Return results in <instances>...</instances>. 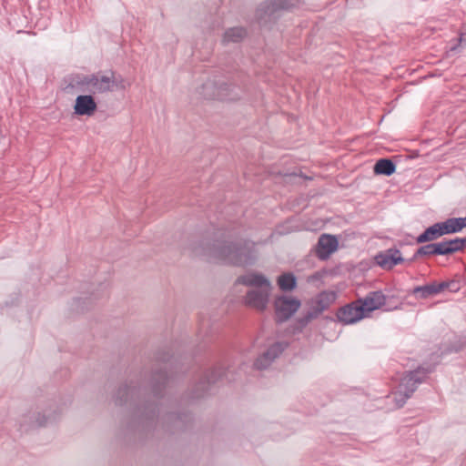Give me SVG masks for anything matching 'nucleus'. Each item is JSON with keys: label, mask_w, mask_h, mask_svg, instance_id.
<instances>
[{"label": "nucleus", "mask_w": 466, "mask_h": 466, "mask_svg": "<svg viewBox=\"0 0 466 466\" xmlns=\"http://www.w3.org/2000/svg\"><path fill=\"white\" fill-rule=\"evenodd\" d=\"M169 381V377L166 370L161 367L155 368L148 381L134 383L121 386L115 397V403L118 406L127 404L134 405L136 414L141 421L154 420L159 414L158 406L155 402L147 400L150 392L157 400L162 397V393Z\"/></svg>", "instance_id": "obj_1"}, {"label": "nucleus", "mask_w": 466, "mask_h": 466, "mask_svg": "<svg viewBox=\"0 0 466 466\" xmlns=\"http://www.w3.org/2000/svg\"><path fill=\"white\" fill-rule=\"evenodd\" d=\"M194 252L236 267L251 266L257 260L256 243L242 238L236 241L217 240L212 244L201 242L194 248Z\"/></svg>", "instance_id": "obj_2"}, {"label": "nucleus", "mask_w": 466, "mask_h": 466, "mask_svg": "<svg viewBox=\"0 0 466 466\" xmlns=\"http://www.w3.org/2000/svg\"><path fill=\"white\" fill-rule=\"evenodd\" d=\"M432 370L433 368L431 367H419L404 374L393 393L397 407L401 408L406 403V400L417 390L418 385L422 383Z\"/></svg>", "instance_id": "obj_3"}, {"label": "nucleus", "mask_w": 466, "mask_h": 466, "mask_svg": "<svg viewBox=\"0 0 466 466\" xmlns=\"http://www.w3.org/2000/svg\"><path fill=\"white\" fill-rule=\"evenodd\" d=\"M299 0H266L256 11V19L260 26L268 27L279 18L280 13L297 7Z\"/></svg>", "instance_id": "obj_4"}, {"label": "nucleus", "mask_w": 466, "mask_h": 466, "mask_svg": "<svg viewBox=\"0 0 466 466\" xmlns=\"http://www.w3.org/2000/svg\"><path fill=\"white\" fill-rule=\"evenodd\" d=\"M202 95L207 99L237 101L240 98V88L228 82L207 81L202 85Z\"/></svg>", "instance_id": "obj_5"}, {"label": "nucleus", "mask_w": 466, "mask_h": 466, "mask_svg": "<svg viewBox=\"0 0 466 466\" xmlns=\"http://www.w3.org/2000/svg\"><path fill=\"white\" fill-rule=\"evenodd\" d=\"M300 300L296 298L279 296L274 302L276 320L282 323L287 321L299 309Z\"/></svg>", "instance_id": "obj_6"}, {"label": "nucleus", "mask_w": 466, "mask_h": 466, "mask_svg": "<svg viewBox=\"0 0 466 466\" xmlns=\"http://www.w3.org/2000/svg\"><path fill=\"white\" fill-rule=\"evenodd\" d=\"M360 301L355 300L338 309L336 318L339 322L349 325L353 324L366 317Z\"/></svg>", "instance_id": "obj_7"}, {"label": "nucleus", "mask_w": 466, "mask_h": 466, "mask_svg": "<svg viewBox=\"0 0 466 466\" xmlns=\"http://www.w3.org/2000/svg\"><path fill=\"white\" fill-rule=\"evenodd\" d=\"M224 374V370L221 367L214 368L208 371L203 378L195 385L191 396V399H199L206 395L208 391L209 387L216 383Z\"/></svg>", "instance_id": "obj_8"}, {"label": "nucleus", "mask_w": 466, "mask_h": 466, "mask_svg": "<svg viewBox=\"0 0 466 466\" xmlns=\"http://www.w3.org/2000/svg\"><path fill=\"white\" fill-rule=\"evenodd\" d=\"M271 288L252 289L245 296V304L258 311H264L269 300Z\"/></svg>", "instance_id": "obj_9"}, {"label": "nucleus", "mask_w": 466, "mask_h": 466, "mask_svg": "<svg viewBox=\"0 0 466 466\" xmlns=\"http://www.w3.org/2000/svg\"><path fill=\"white\" fill-rule=\"evenodd\" d=\"M289 343L278 341L272 344L265 352L258 357L254 365L258 370L267 369L287 348Z\"/></svg>", "instance_id": "obj_10"}, {"label": "nucleus", "mask_w": 466, "mask_h": 466, "mask_svg": "<svg viewBox=\"0 0 466 466\" xmlns=\"http://www.w3.org/2000/svg\"><path fill=\"white\" fill-rule=\"evenodd\" d=\"M338 245L339 242L335 236L322 234L316 246L317 257L321 260L328 259L329 256L337 250Z\"/></svg>", "instance_id": "obj_11"}, {"label": "nucleus", "mask_w": 466, "mask_h": 466, "mask_svg": "<svg viewBox=\"0 0 466 466\" xmlns=\"http://www.w3.org/2000/svg\"><path fill=\"white\" fill-rule=\"evenodd\" d=\"M113 80L108 76L102 75L100 72L89 75V94H104L112 92Z\"/></svg>", "instance_id": "obj_12"}, {"label": "nucleus", "mask_w": 466, "mask_h": 466, "mask_svg": "<svg viewBox=\"0 0 466 466\" xmlns=\"http://www.w3.org/2000/svg\"><path fill=\"white\" fill-rule=\"evenodd\" d=\"M336 294L332 291H322L311 301L309 310L318 318L335 301Z\"/></svg>", "instance_id": "obj_13"}, {"label": "nucleus", "mask_w": 466, "mask_h": 466, "mask_svg": "<svg viewBox=\"0 0 466 466\" xmlns=\"http://www.w3.org/2000/svg\"><path fill=\"white\" fill-rule=\"evenodd\" d=\"M97 109L96 102L90 94L79 95L74 105L75 114L78 116H92Z\"/></svg>", "instance_id": "obj_14"}, {"label": "nucleus", "mask_w": 466, "mask_h": 466, "mask_svg": "<svg viewBox=\"0 0 466 466\" xmlns=\"http://www.w3.org/2000/svg\"><path fill=\"white\" fill-rule=\"evenodd\" d=\"M67 85L65 89L68 93L81 92L83 95L89 94V75L73 74L66 79Z\"/></svg>", "instance_id": "obj_15"}, {"label": "nucleus", "mask_w": 466, "mask_h": 466, "mask_svg": "<svg viewBox=\"0 0 466 466\" xmlns=\"http://www.w3.org/2000/svg\"><path fill=\"white\" fill-rule=\"evenodd\" d=\"M375 260L379 266L385 269H391L397 264L404 261L400 251L397 248H389L384 252L378 254Z\"/></svg>", "instance_id": "obj_16"}, {"label": "nucleus", "mask_w": 466, "mask_h": 466, "mask_svg": "<svg viewBox=\"0 0 466 466\" xmlns=\"http://www.w3.org/2000/svg\"><path fill=\"white\" fill-rule=\"evenodd\" d=\"M236 283L254 289L272 287L270 281L263 274L257 272H249L248 274L239 276L237 279Z\"/></svg>", "instance_id": "obj_17"}, {"label": "nucleus", "mask_w": 466, "mask_h": 466, "mask_svg": "<svg viewBox=\"0 0 466 466\" xmlns=\"http://www.w3.org/2000/svg\"><path fill=\"white\" fill-rule=\"evenodd\" d=\"M360 306L363 308V311L366 315L375 309L381 308L386 303V296L382 291H372L370 292L364 299H359Z\"/></svg>", "instance_id": "obj_18"}, {"label": "nucleus", "mask_w": 466, "mask_h": 466, "mask_svg": "<svg viewBox=\"0 0 466 466\" xmlns=\"http://www.w3.org/2000/svg\"><path fill=\"white\" fill-rule=\"evenodd\" d=\"M247 30L241 26L228 28L224 33L223 43H238L247 36Z\"/></svg>", "instance_id": "obj_19"}, {"label": "nucleus", "mask_w": 466, "mask_h": 466, "mask_svg": "<svg viewBox=\"0 0 466 466\" xmlns=\"http://www.w3.org/2000/svg\"><path fill=\"white\" fill-rule=\"evenodd\" d=\"M396 170V165L390 158L379 159L373 167V171L376 175L390 176Z\"/></svg>", "instance_id": "obj_20"}, {"label": "nucleus", "mask_w": 466, "mask_h": 466, "mask_svg": "<svg viewBox=\"0 0 466 466\" xmlns=\"http://www.w3.org/2000/svg\"><path fill=\"white\" fill-rule=\"evenodd\" d=\"M277 282L282 291H291L297 286L296 277L290 272L281 274Z\"/></svg>", "instance_id": "obj_21"}, {"label": "nucleus", "mask_w": 466, "mask_h": 466, "mask_svg": "<svg viewBox=\"0 0 466 466\" xmlns=\"http://www.w3.org/2000/svg\"><path fill=\"white\" fill-rule=\"evenodd\" d=\"M410 293L412 295H419V298L423 299L437 295L434 281L424 286H417Z\"/></svg>", "instance_id": "obj_22"}, {"label": "nucleus", "mask_w": 466, "mask_h": 466, "mask_svg": "<svg viewBox=\"0 0 466 466\" xmlns=\"http://www.w3.org/2000/svg\"><path fill=\"white\" fill-rule=\"evenodd\" d=\"M439 232L435 227V224L427 228L421 234L416 238L418 244L428 243L440 238Z\"/></svg>", "instance_id": "obj_23"}, {"label": "nucleus", "mask_w": 466, "mask_h": 466, "mask_svg": "<svg viewBox=\"0 0 466 466\" xmlns=\"http://www.w3.org/2000/svg\"><path fill=\"white\" fill-rule=\"evenodd\" d=\"M430 256H438L436 251V244L429 243L424 246L420 247L414 253L412 258L410 261H413L420 257H430Z\"/></svg>", "instance_id": "obj_24"}, {"label": "nucleus", "mask_w": 466, "mask_h": 466, "mask_svg": "<svg viewBox=\"0 0 466 466\" xmlns=\"http://www.w3.org/2000/svg\"><path fill=\"white\" fill-rule=\"evenodd\" d=\"M168 420H174V423L176 424V427L178 429H182L184 426V423L188 422L191 420V416L189 414H181V415H174L169 414Z\"/></svg>", "instance_id": "obj_25"}, {"label": "nucleus", "mask_w": 466, "mask_h": 466, "mask_svg": "<svg viewBox=\"0 0 466 466\" xmlns=\"http://www.w3.org/2000/svg\"><path fill=\"white\" fill-rule=\"evenodd\" d=\"M108 78L110 80L111 79L113 80L112 91H114L115 87L117 89H125L126 88L125 80L121 76H116L115 72L110 71L109 75H108Z\"/></svg>", "instance_id": "obj_26"}, {"label": "nucleus", "mask_w": 466, "mask_h": 466, "mask_svg": "<svg viewBox=\"0 0 466 466\" xmlns=\"http://www.w3.org/2000/svg\"><path fill=\"white\" fill-rule=\"evenodd\" d=\"M317 319L313 313L309 309L306 314L297 319L300 329L305 328L311 320Z\"/></svg>", "instance_id": "obj_27"}, {"label": "nucleus", "mask_w": 466, "mask_h": 466, "mask_svg": "<svg viewBox=\"0 0 466 466\" xmlns=\"http://www.w3.org/2000/svg\"><path fill=\"white\" fill-rule=\"evenodd\" d=\"M317 319L313 313L309 309L306 314L297 319L300 329L305 328L311 320Z\"/></svg>", "instance_id": "obj_28"}, {"label": "nucleus", "mask_w": 466, "mask_h": 466, "mask_svg": "<svg viewBox=\"0 0 466 466\" xmlns=\"http://www.w3.org/2000/svg\"><path fill=\"white\" fill-rule=\"evenodd\" d=\"M436 244V251L438 256H449L450 250H449V244L448 240H443L441 242H437Z\"/></svg>", "instance_id": "obj_29"}, {"label": "nucleus", "mask_w": 466, "mask_h": 466, "mask_svg": "<svg viewBox=\"0 0 466 466\" xmlns=\"http://www.w3.org/2000/svg\"><path fill=\"white\" fill-rule=\"evenodd\" d=\"M435 227L439 232L440 237H442V236L448 235V234H451L448 219H446L445 221H442V222L435 223Z\"/></svg>", "instance_id": "obj_30"}, {"label": "nucleus", "mask_w": 466, "mask_h": 466, "mask_svg": "<svg viewBox=\"0 0 466 466\" xmlns=\"http://www.w3.org/2000/svg\"><path fill=\"white\" fill-rule=\"evenodd\" d=\"M448 221L450 224V229H451V234L457 233V232H460L462 230L458 218H448Z\"/></svg>", "instance_id": "obj_31"}, {"label": "nucleus", "mask_w": 466, "mask_h": 466, "mask_svg": "<svg viewBox=\"0 0 466 466\" xmlns=\"http://www.w3.org/2000/svg\"><path fill=\"white\" fill-rule=\"evenodd\" d=\"M450 254L452 255L456 252L462 251L460 248L459 241L456 238L448 240Z\"/></svg>", "instance_id": "obj_32"}, {"label": "nucleus", "mask_w": 466, "mask_h": 466, "mask_svg": "<svg viewBox=\"0 0 466 466\" xmlns=\"http://www.w3.org/2000/svg\"><path fill=\"white\" fill-rule=\"evenodd\" d=\"M435 289L437 294L444 291L445 289H449L452 284H454L453 281H442V282H436L434 281Z\"/></svg>", "instance_id": "obj_33"}, {"label": "nucleus", "mask_w": 466, "mask_h": 466, "mask_svg": "<svg viewBox=\"0 0 466 466\" xmlns=\"http://www.w3.org/2000/svg\"><path fill=\"white\" fill-rule=\"evenodd\" d=\"M170 357L171 356L169 355V353H167V352H159V353H157V364L158 365L166 364L167 361H169Z\"/></svg>", "instance_id": "obj_34"}, {"label": "nucleus", "mask_w": 466, "mask_h": 466, "mask_svg": "<svg viewBox=\"0 0 466 466\" xmlns=\"http://www.w3.org/2000/svg\"><path fill=\"white\" fill-rule=\"evenodd\" d=\"M48 418L45 414L38 413L35 418V423L39 427L46 426L47 424Z\"/></svg>", "instance_id": "obj_35"}, {"label": "nucleus", "mask_w": 466, "mask_h": 466, "mask_svg": "<svg viewBox=\"0 0 466 466\" xmlns=\"http://www.w3.org/2000/svg\"><path fill=\"white\" fill-rule=\"evenodd\" d=\"M457 239L459 241L460 248H461V250L465 249L466 248V237L465 238H457Z\"/></svg>", "instance_id": "obj_36"}, {"label": "nucleus", "mask_w": 466, "mask_h": 466, "mask_svg": "<svg viewBox=\"0 0 466 466\" xmlns=\"http://www.w3.org/2000/svg\"><path fill=\"white\" fill-rule=\"evenodd\" d=\"M459 218L461 228H465L466 227V216L464 218Z\"/></svg>", "instance_id": "obj_37"}, {"label": "nucleus", "mask_w": 466, "mask_h": 466, "mask_svg": "<svg viewBox=\"0 0 466 466\" xmlns=\"http://www.w3.org/2000/svg\"><path fill=\"white\" fill-rule=\"evenodd\" d=\"M459 41H460V42H461V41H462V34H461L460 38H459Z\"/></svg>", "instance_id": "obj_38"}]
</instances>
